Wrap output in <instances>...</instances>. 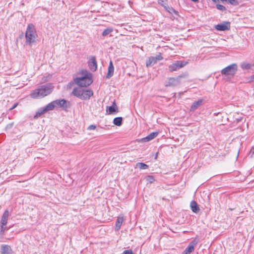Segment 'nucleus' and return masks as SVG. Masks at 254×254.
<instances>
[{
	"mask_svg": "<svg viewBox=\"0 0 254 254\" xmlns=\"http://www.w3.org/2000/svg\"><path fill=\"white\" fill-rule=\"evenodd\" d=\"M80 74L81 75L80 77L74 79L75 83L79 86L74 88L72 95H93L92 91L83 88L92 83V74L86 70H81Z\"/></svg>",
	"mask_w": 254,
	"mask_h": 254,
	"instance_id": "obj_1",
	"label": "nucleus"
},
{
	"mask_svg": "<svg viewBox=\"0 0 254 254\" xmlns=\"http://www.w3.org/2000/svg\"><path fill=\"white\" fill-rule=\"evenodd\" d=\"M37 34L35 26L32 24H28L25 33L26 44L29 46L36 42Z\"/></svg>",
	"mask_w": 254,
	"mask_h": 254,
	"instance_id": "obj_2",
	"label": "nucleus"
},
{
	"mask_svg": "<svg viewBox=\"0 0 254 254\" xmlns=\"http://www.w3.org/2000/svg\"><path fill=\"white\" fill-rule=\"evenodd\" d=\"M54 86L52 83L41 85L33 91L31 95H48L54 90Z\"/></svg>",
	"mask_w": 254,
	"mask_h": 254,
	"instance_id": "obj_3",
	"label": "nucleus"
},
{
	"mask_svg": "<svg viewBox=\"0 0 254 254\" xmlns=\"http://www.w3.org/2000/svg\"><path fill=\"white\" fill-rule=\"evenodd\" d=\"M56 108V105L55 101L49 103L47 106L41 108L38 110L34 116V119H37L43 114L49 111L53 110Z\"/></svg>",
	"mask_w": 254,
	"mask_h": 254,
	"instance_id": "obj_4",
	"label": "nucleus"
},
{
	"mask_svg": "<svg viewBox=\"0 0 254 254\" xmlns=\"http://www.w3.org/2000/svg\"><path fill=\"white\" fill-rule=\"evenodd\" d=\"M238 70V66L236 64H233L226 67L221 70V73L225 75L234 76Z\"/></svg>",
	"mask_w": 254,
	"mask_h": 254,
	"instance_id": "obj_5",
	"label": "nucleus"
},
{
	"mask_svg": "<svg viewBox=\"0 0 254 254\" xmlns=\"http://www.w3.org/2000/svg\"><path fill=\"white\" fill-rule=\"evenodd\" d=\"M55 102L56 107L62 108L65 111L70 107V102L64 99L56 100H55Z\"/></svg>",
	"mask_w": 254,
	"mask_h": 254,
	"instance_id": "obj_6",
	"label": "nucleus"
},
{
	"mask_svg": "<svg viewBox=\"0 0 254 254\" xmlns=\"http://www.w3.org/2000/svg\"><path fill=\"white\" fill-rule=\"evenodd\" d=\"M163 57L160 53L155 57H150L146 61V65L147 67H149L151 65L155 64H156L157 61H161Z\"/></svg>",
	"mask_w": 254,
	"mask_h": 254,
	"instance_id": "obj_7",
	"label": "nucleus"
},
{
	"mask_svg": "<svg viewBox=\"0 0 254 254\" xmlns=\"http://www.w3.org/2000/svg\"><path fill=\"white\" fill-rule=\"evenodd\" d=\"M186 64L183 61H177L175 63L169 66V69L170 71H175L180 68L184 67Z\"/></svg>",
	"mask_w": 254,
	"mask_h": 254,
	"instance_id": "obj_8",
	"label": "nucleus"
},
{
	"mask_svg": "<svg viewBox=\"0 0 254 254\" xmlns=\"http://www.w3.org/2000/svg\"><path fill=\"white\" fill-rule=\"evenodd\" d=\"M215 28L218 31H225L230 28V23L228 21L223 22L222 23L215 26Z\"/></svg>",
	"mask_w": 254,
	"mask_h": 254,
	"instance_id": "obj_9",
	"label": "nucleus"
},
{
	"mask_svg": "<svg viewBox=\"0 0 254 254\" xmlns=\"http://www.w3.org/2000/svg\"><path fill=\"white\" fill-rule=\"evenodd\" d=\"M119 112L118 106H107L106 109L107 114L108 115L115 114Z\"/></svg>",
	"mask_w": 254,
	"mask_h": 254,
	"instance_id": "obj_10",
	"label": "nucleus"
},
{
	"mask_svg": "<svg viewBox=\"0 0 254 254\" xmlns=\"http://www.w3.org/2000/svg\"><path fill=\"white\" fill-rule=\"evenodd\" d=\"M88 65L91 70L95 71L97 69V63L94 57H91L88 62Z\"/></svg>",
	"mask_w": 254,
	"mask_h": 254,
	"instance_id": "obj_11",
	"label": "nucleus"
},
{
	"mask_svg": "<svg viewBox=\"0 0 254 254\" xmlns=\"http://www.w3.org/2000/svg\"><path fill=\"white\" fill-rule=\"evenodd\" d=\"M203 102V99H199L198 101L194 102L191 105L190 111L193 112L197 109L199 106H200Z\"/></svg>",
	"mask_w": 254,
	"mask_h": 254,
	"instance_id": "obj_12",
	"label": "nucleus"
},
{
	"mask_svg": "<svg viewBox=\"0 0 254 254\" xmlns=\"http://www.w3.org/2000/svg\"><path fill=\"white\" fill-rule=\"evenodd\" d=\"M9 216V211L6 210H5L1 219L0 225H6L7 223L8 218Z\"/></svg>",
	"mask_w": 254,
	"mask_h": 254,
	"instance_id": "obj_13",
	"label": "nucleus"
},
{
	"mask_svg": "<svg viewBox=\"0 0 254 254\" xmlns=\"http://www.w3.org/2000/svg\"><path fill=\"white\" fill-rule=\"evenodd\" d=\"M124 221V216L123 215H120L117 220L116 223V227H115V230L116 231H119L122 225V223L123 221Z\"/></svg>",
	"mask_w": 254,
	"mask_h": 254,
	"instance_id": "obj_14",
	"label": "nucleus"
},
{
	"mask_svg": "<svg viewBox=\"0 0 254 254\" xmlns=\"http://www.w3.org/2000/svg\"><path fill=\"white\" fill-rule=\"evenodd\" d=\"M158 134V133L157 132H151V133H150L148 135H147L145 137L143 138L142 139V140L143 142H147V141H150L152 139H154L155 137H156Z\"/></svg>",
	"mask_w": 254,
	"mask_h": 254,
	"instance_id": "obj_15",
	"label": "nucleus"
},
{
	"mask_svg": "<svg viewBox=\"0 0 254 254\" xmlns=\"http://www.w3.org/2000/svg\"><path fill=\"white\" fill-rule=\"evenodd\" d=\"M114 67L113 66V64L112 63V62L111 61L110 62L109 66L108 67V73L106 76L107 78H109L111 76H112L113 75V73H114Z\"/></svg>",
	"mask_w": 254,
	"mask_h": 254,
	"instance_id": "obj_16",
	"label": "nucleus"
},
{
	"mask_svg": "<svg viewBox=\"0 0 254 254\" xmlns=\"http://www.w3.org/2000/svg\"><path fill=\"white\" fill-rule=\"evenodd\" d=\"M11 250L10 246L8 245H2L1 246V254H11Z\"/></svg>",
	"mask_w": 254,
	"mask_h": 254,
	"instance_id": "obj_17",
	"label": "nucleus"
},
{
	"mask_svg": "<svg viewBox=\"0 0 254 254\" xmlns=\"http://www.w3.org/2000/svg\"><path fill=\"white\" fill-rule=\"evenodd\" d=\"M179 83V78H171L169 79L167 85L169 86H176Z\"/></svg>",
	"mask_w": 254,
	"mask_h": 254,
	"instance_id": "obj_18",
	"label": "nucleus"
},
{
	"mask_svg": "<svg viewBox=\"0 0 254 254\" xmlns=\"http://www.w3.org/2000/svg\"><path fill=\"white\" fill-rule=\"evenodd\" d=\"M190 207L191 210L195 213L197 212L199 210L198 204L195 201H192L190 203Z\"/></svg>",
	"mask_w": 254,
	"mask_h": 254,
	"instance_id": "obj_19",
	"label": "nucleus"
},
{
	"mask_svg": "<svg viewBox=\"0 0 254 254\" xmlns=\"http://www.w3.org/2000/svg\"><path fill=\"white\" fill-rule=\"evenodd\" d=\"M196 244V242L195 241H193L189 246V247L186 249L189 253L192 252L194 250V246Z\"/></svg>",
	"mask_w": 254,
	"mask_h": 254,
	"instance_id": "obj_20",
	"label": "nucleus"
},
{
	"mask_svg": "<svg viewBox=\"0 0 254 254\" xmlns=\"http://www.w3.org/2000/svg\"><path fill=\"white\" fill-rule=\"evenodd\" d=\"M122 121L123 119L122 117H117L114 119L113 123L117 126H120L122 124Z\"/></svg>",
	"mask_w": 254,
	"mask_h": 254,
	"instance_id": "obj_21",
	"label": "nucleus"
},
{
	"mask_svg": "<svg viewBox=\"0 0 254 254\" xmlns=\"http://www.w3.org/2000/svg\"><path fill=\"white\" fill-rule=\"evenodd\" d=\"M135 167L138 168L140 169L145 170V169H147L148 168V165H147L146 164H145L143 163L139 162L136 164Z\"/></svg>",
	"mask_w": 254,
	"mask_h": 254,
	"instance_id": "obj_22",
	"label": "nucleus"
},
{
	"mask_svg": "<svg viewBox=\"0 0 254 254\" xmlns=\"http://www.w3.org/2000/svg\"><path fill=\"white\" fill-rule=\"evenodd\" d=\"M113 31V29L112 28H108L104 30L102 33V36L105 37L110 34Z\"/></svg>",
	"mask_w": 254,
	"mask_h": 254,
	"instance_id": "obj_23",
	"label": "nucleus"
},
{
	"mask_svg": "<svg viewBox=\"0 0 254 254\" xmlns=\"http://www.w3.org/2000/svg\"><path fill=\"white\" fill-rule=\"evenodd\" d=\"M241 66L242 68L243 69H248L251 68V65L248 63H242Z\"/></svg>",
	"mask_w": 254,
	"mask_h": 254,
	"instance_id": "obj_24",
	"label": "nucleus"
},
{
	"mask_svg": "<svg viewBox=\"0 0 254 254\" xmlns=\"http://www.w3.org/2000/svg\"><path fill=\"white\" fill-rule=\"evenodd\" d=\"M164 8L170 13L172 14L173 13H176V11H175V10L174 8H173L172 7H170L168 6H165Z\"/></svg>",
	"mask_w": 254,
	"mask_h": 254,
	"instance_id": "obj_25",
	"label": "nucleus"
},
{
	"mask_svg": "<svg viewBox=\"0 0 254 254\" xmlns=\"http://www.w3.org/2000/svg\"><path fill=\"white\" fill-rule=\"evenodd\" d=\"M5 225H0V235H3L4 233V231L8 229L5 226Z\"/></svg>",
	"mask_w": 254,
	"mask_h": 254,
	"instance_id": "obj_26",
	"label": "nucleus"
},
{
	"mask_svg": "<svg viewBox=\"0 0 254 254\" xmlns=\"http://www.w3.org/2000/svg\"><path fill=\"white\" fill-rule=\"evenodd\" d=\"M216 8L218 9H219V10H221L222 11L226 10L225 7L221 4H216Z\"/></svg>",
	"mask_w": 254,
	"mask_h": 254,
	"instance_id": "obj_27",
	"label": "nucleus"
},
{
	"mask_svg": "<svg viewBox=\"0 0 254 254\" xmlns=\"http://www.w3.org/2000/svg\"><path fill=\"white\" fill-rule=\"evenodd\" d=\"M146 180L147 182H149L150 183H152L155 181L154 178L151 176H148L146 178Z\"/></svg>",
	"mask_w": 254,
	"mask_h": 254,
	"instance_id": "obj_28",
	"label": "nucleus"
},
{
	"mask_svg": "<svg viewBox=\"0 0 254 254\" xmlns=\"http://www.w3.org/2000/svg\"><path fill=\"white\" fill-rule=\"evenodd\" d=\"M228 1L229 3L234 6H236L239 4L238 1L236 0H228Z\"/></svg>",
	"mask_w": 254,
	"mask_h": 254,
	"instance_id": "obj_29",
	"label": "nucleus"
},
{
	"mask_svg": "<svg viewBox=\"0 0 254 254\" xmlns=\"http://www.w3.org/2000/svg\"><path fill=\"white\" fill-rule=\"evenodd\" d=\"M167 0H158V3L165 7L167 4Z\"/></svg>",
	"mask_w": 254,
	"mask_h": 254,
	"instance_id": "obj_30",
	"label": "nucleus"
},
{
	"mask_svg": "<svg viewBox=\"0 0 254 254\" xmlns=\"http://www.w3.org/2000/svg\"><path fill=\"white\" fill-rule=\"evenodd\" d=\"M96 128V126L91 125L88 127V130H94Z\"/></svg>",
	"mask_w": 254,
	"mask_h": 254,
	"instance_id": "obj_31",
	"label": "nucleus"
},
{
	"mask_svg": "<svg viewBox=\"0 0 254 254\" xmlns=\"http://www.w3.org/2000/svg\"><path fill=\"white\" fill-rule=\"evenodd\" d=\"M249 155L251 157L253 158L254 157V148H252L250 151V153H249Z\"/></svg>",
	"mask_w": 254,
	"mask_h": 254,
	"instance_id": "obj_32",
	"label": "nucleus"
},
{
	"mask_svg": "<svg viewBox=\"0 0 254 254\" xmlns=\"http://www.w3.org/2000/svg\"><path fill=\"white\" fill-rule=\"evenodd\" d=\"M122 254H133V252L131 250H126Z\"/></svg>",
	"mask_w": 254,
	"mask_h": 254,
	"instance_id": "obj_33",
	"label": "nucleus"
},
{
	"mask_svg": "<svg viewBox=\"0 0 254 254\" xmlns=\"http://www.w3.org/2000/svg\"><path fill=\"white\" fill-rule=\"evenodd\" d=\"M80 97V99L82 100H85V99H89L90 96H79Z\"/></svg>",
	"mask_w": 254,
	"mask_h": 254,
	"instance_id": "obj_34",
	"label": "nucleus"
},
{
	"mask_svg": "<svg viewBox=\"0 0 254 254\" xmlns=\"http://www.w3.org/2000/svg\"><path fill=\"white\" fill-rule=\"evenodd\" d=\"M18 104V103H15V104L13 105V106H12V107L10 109V110H12L14 109V108H15L17 106Z\"/></svg>",
	"mask_w": 254,
	"mask_h": 254,
	"instance_id": "obj_35",
	"label": "nucleus"
},
{
	"mask_svg": "<svg viewBox=\"0 0 254 254\" xmlns=\"http://www.w3.org/2000/svg\"><path fill=\"white\" fill-rule=\"evenodd\" d=\"M250 80L251 81H254V75L251 76Z\"/></svg>",
	"mask_w": 254,
	"mask_h": 254,
	"instance_id": "obj_36",
	"label": "nucleus"
},
{
	"mask_svg": "<svg viewBox=\"0 0 254 254\" xmlns=\"http://www.w3.org/2000/svg\"><path fill=\"white\" fill-rule=\"evenodd\" d=\"M112 106H117V105H116V102H115V100H114V102H113V104H112Z\"/></svg>",
	"mask_w": 254,
	"mask_h": 254,
	"instance_id": "obj_37",
	"label": "nucleus"
},
{
	"mask_svg": "<svg viewBox=\"0 0 254 254\" xmlns=\"http://www.w3.org/2000/svg\"><path fill=\"white\" fill-rule=\"evenodd\" d=\"M183 254H190V253L188 252V251L185 250L184 253Z\"/></svg>",
	"mask_w": 254,
	"mask_h": 254,
	"instance_id": "obj_38",
	"label": "nucleus"
},
{
	"mask_svg": "<svg viewBox=\"0 0 254 254\" xmlns=\"http://www.w3.org/2000/svg\"><path fill=\"white\" fill-rule=\"evenodd\" d=\"M213 1H214V2H217L219 1V0H212Z\"/></svg>",
	"mask_w": 254,
	"mask_h": 254,
	"instance_id": "obj_39",
	"label": "nucleus"
},
{
	"mask_svg": "<svg viewBox=\"0 0 254 254\" xmlns=\"http://www.w3.org/2000/svg\"><path fill=\"white\" fill-rule=\"evenodd\" d=\"M192 1H194V2H196L198 0H191Z\"/></svg>",
	"mask_w": 254,
	"mask_h": 254,
	"instance_id": "obj_40",
	"label": "nucleus"
},
{
	"mask_svg": "<svg viewBox=\"0 0 254 254\" xmlns=\"http://www.w3.org/2000/svg\"><path fill=\"white\" fill-rule=\"evenodd\" d=\"M221 1H222L223 2H224V1H227V0H220Z\"/></svg>",
	"mask_w": 254,
	"mask_h": 254,
	"instance_id": "obj_41",
	"label": "nucleus"
}]
</instances>
